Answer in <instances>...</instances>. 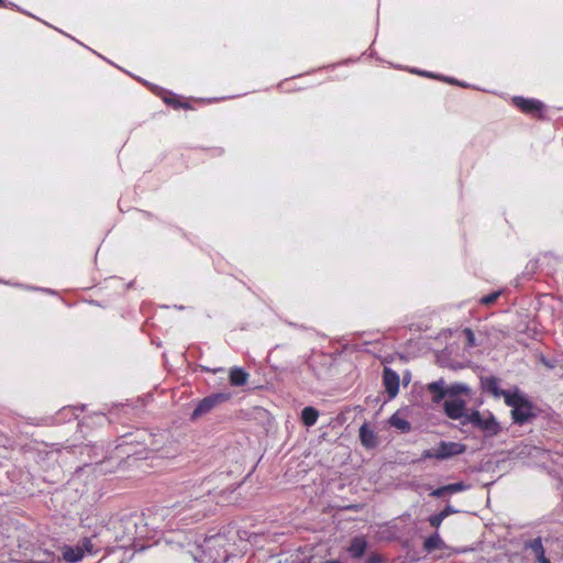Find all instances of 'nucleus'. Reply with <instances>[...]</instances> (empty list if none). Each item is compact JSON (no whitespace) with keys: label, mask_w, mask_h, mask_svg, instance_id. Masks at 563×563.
Masks as SVG:
<instances>
[{"label":"nucleus","mask_w":563,"mask_h":563,"mask_svg":"<svg viewBox=\"0 0 563 563\" xmlns=\"http://www.w3.org/2000/svg\"><path fill=\"white\" fill-rule=\"evenodd\" d=\"M506 404L512 408L511 415L516 422L525 423L532 416L530 402L519 393L503 391Z\"/></svg>","instance_id":"nucleus-1"},{"label":"nucleus","mask_w":563,"mask_h":563,"mask_svg":"<svg viewBox=\"0 0 563 563\" xmlns=\"http://www.w3.org/2000/svg\"><path fill=\"white\" fill-rule=\"evenodd\" d=\"M465 422L472 423L489 437L496 435L500 431L499 423L489 412L473 411L465 416V421L463 423Z\"/></svg>","instance_id":"nucleus-2"},{"label":"nucleus","mask_w":563,"mask_h":563,"mask_svg":"<svg viewBox=\"0 0 563 563\" xmlns=\"http://www.w3.org/2000/svg\"><path fill=\"white\" fill-rule=\"evenodd\" d=\"M466 446L459 442H440L435 448L423 453L424 457L445 460L464 453Z\"/></svg>","instance_id":"nucleus-3"},{"label":"nucleus","mask_w":563,"mask_h":563,"mask_svg":"<svg viewBox=\"0 0 563 563\" xmlns=\"http://www.w3.org/2000/svg\"><path fill=\"white\" fill-rule=\"evenodd\" d=\"M230 399V394L225 393H219L211 395L209 397H206L202 399L196 407V409L192 412L194 418H198L208 411H210L214 406L218 404L224 402Z\"/></svg>","instance_id":"nucleus-4"},{"label":"nucleus","mask_w":563,"mask_h":563,"mask_svg":"<svg viewBox=\"0 0 563 563\" xmlns=\"http://www.w3.org/2000/svg\"><path fill=\"white\" fill-rule=\"evenodd\" d=\"M428 389L432 394V396H433L432 399L435 402H439L448 394H457V393L467 391V388L464 385H454V386L450 387L448 390H445L443 380L433 382V383L429 384Z\"/></svg>","instance_id":"nucleus-5"},{"label":"nucleus","mask_w":563,"mask_h":563,"mask_svg":"<svg viewBox=\"0 0 563 563\" xmlns=\"http://www.w3.org/2000/svg\"><path fill=\"white\" fill-rule=\"evenodd\" d=\"M444 411L451 419H461L465 416V401L459 398H449L444 401Z\"/></svg>","instance_id":"nucleus-6"},{"label":"nucleus","mask_w":563,"mask_h":563,"mask_svg":"<svg viewBox=\"0 0 563 563\" xmlns=\"http://www.w3.org/2000/svg\"><path fill=\"white\" fill-rule=\"evenodd\" d=\"M212 541L213 539L205 540L203 545H197L196 552H191L192 558L197 563H208L209 561L216 560V558L211 553H207V551L210 552L211 550Z\"/></svg>","instance_id":"nucleus-7"},{"label":"nucleus","mask_w":563,"mask_h":563,"mask_svg":"<svg viewBox=\"0 0 563 563\" xmlns=\"http://www.w3.org/2000/svg\"><path fill=\"white\" fill-rule=\"evenodd\" d=\"M384 384L389 396L394 398L398 394L399 388L398 375L395 372L386 368L384 371Z\"/></svg>","instance_id":"nucleus-8"},{"label":"nucleus","mask_w":563,"mask_h":563,"mask_svg":"<svg viewBox=\"0 0 563 563\" xmlns=\"http://www.w3.org/2000/svg\"><path fill=\"white\" fill-rule=\"evenodd\" d=\"M514 101L516 106L519 107L525 112L534 113L541 111L543 108L542 102L534 99H525L521 97H517L515 98Z\"/></svg>","instance_id":"nucleus-9"},{"label":"nucleus","mask_w":563,"mask_h":563,"mask_svg":"<svg viewBox=\"0 0 563 563\" xmlns=\"http://www.w3.org/2000/svg\"><path fill=\"white\" fill-rule=\"evenodd\" d=\"M367 548V541L364 537H355L347 549L353 558H361Z\"/></svg>","instance_id":"nucleus-10"},{"label":"nucleus","mask_w":563,"mask_h":563,"mask_svg":"<svg viewBox=\"0 0 563 563\" xmlns=\"http://www.w3.org/2000/svg\"><path fill=\"white\" fill-rule=\"evenodd\" d=\"M63 558L68 563H75L84 558V549L79 545L76 547H64Z\"/></svg>","instance_id":"nucleus-11"},{"label":"nucleus","mask_w":563,"mask_h":563,"mask_svg":"<svg viewBox=\"0 0 563 563\" xmlns=\"http://www.w3.org/2000/svg\"><path fill=\"white\" fill-rule=\"evenodd\" d=\"M360 438L363 445L367 448H373L376 445V435L373 430L368 428L367 424H363L360 429Z\"/></svg>","instance_id":"nucleus-12"},{"label":"nucleus","mask_w":563,"mask_h":563,"mask_svg":"<svg viewBox=\"0 0 563 563\" xmlns=\"http://www.w3.org/2000/svg\"><path fill=\"white\" fill-rule=\"evenodd\" d=\"M247 373L242 368L234 367L230 371V383L234 386H243L247 382Z\"/></svg>","instance_id":"nucleus-13"},{"label":"nucleus","mask_w":563,"mask_h":563,"mask_svg":"<svg viewBox=\"0 0 563 563\" xmlns=\"http://www.w3.org/2000/svg\"><path fill=\"white\" fill-rule=\"evenodd\" d=\"M319 413L312 407H306L301 412V419L303 423L308 427L313 426L318 420Z\"/></svg>","instance_id":"nucleus-14"},{"label":"nucleus","mask_w":563,"mask_h":563,"mask_svg":"<svg viewBox=\"0 0 563 563\" xmlns=\"http://www.w3.org/2000/svg\"><path fill=\"white\" fill-rule=\"evenodd\" d=\"M389 422L393 427L401 430V431H409L410 430V424L409 422L400 415V412H396L394 413L390 419H389Z\"/></svg>","instance_id":"nucleus-15"},{"label":"nucleus","mask_w":563,"mask_h":563,"mask_svg":"<svg viewBox=\"0 0 563 563\" xmlns=\"http://www.w3.org/2000/svg\"><path fill=\"white\" fill-rule=\"evenodd\" d=\"M443 544V541L441 540L440 536L438 533L429 537L426 541H424V549L429 552L435 550V549H440Z\"/></svg>","instance_id":"nucleus-16"},{"label":"nucleus","mask_w":563,"mask_h":563,"mask_svg":"<svg viewBox=\"0 0 563 563\" xmlns=\"http://www.w3.org/2000/svg\"><path fill=\"white\" fill-rule=\"evenodd\" d=\"M462 333L465 336L466 344L468 347H473L476 345L475 335L471 329L466 328L463 330Z\"/></svg>","instance_id":"nucleus-17"},{"label":"nucleus","mask_w":563,"mask_h":563,"mask_svg":"<svg viewBox=\"0 0 563 563\" xmlns=\"http://www.w3.org/2000/svg\"><path fill=\"white\" fill-rule=\"evenodd\" d=\"M466 488H467V486L464 485L463 483H454V484H450V485H445L444 486V489H446L448 493H450V494L457 493V492H463Z\"/></svg>","instance_id":"nucleus-18"},{"label":"nucleus","mask_w":563,"mask_h":563,"mask_svg":"<svg viewBox=\"0 0 563 563\" xmlns=\"http://www.w3.org/2000/svg\"><path fill=\"white\" fill-rule=\"evenodd\" d=\"M444 518L441 512L429 518L430 525L434 528H439Z\"/></svg>","instance_id":"nucleus-19"},{"label":"nucleus","mask_w":563,"mask_h":563,"mask_svg":"<svg viewBox=\"0 0 563 563\" xmlns=\"http://www.w3.org/2000/svg\"><path fill=\"white\" fill-rule=\"evenodd\" d=\"M536 550L538 552V561L540 563H550V561L545 558L543 548L540 542L536 545Z\"/></svg>","instance_id":"nucleus-20"},{"label":"nucleus","mask_w":563,"mask_h":563,"mask_svg":"<svg viewBox=\"0 0 563 563\" xmlns=\"http://www.w3.org/2000/svg\"><path fill=\"white\" fill-rule=\"evenodd\" d=\"M498 296H499V292H493V294H490L488 296L483 297L481 299V302L484 303V305H490V303L496 301Z\"/></svg>","instance_id":"nucleus-21"},{"label":"nucleus","mask_w":563,"mask_h":563,"mask_svg":"<svg viewBox=\"0 0 563 563\" xmlns=\"http://www.w3.org/2000/svg\"><path fill=\"white\" fill-rule=\"evenodd\" d=\"M80 547L84 549V553L85 552H89L90 553L92 551V543H91L90 539H85Z\"/></svg>","instance_id":"nucleus-22"},{"label":"nucleus","mask_w":563,"mask_h":563,"mask_svg":"<svg viewBox=\"0 0 563 563\" xmlns=\"http://www.w3.org/2000/svg\"><path fill=\"white\" fill-rule=\"evenodd\" d=\"M455 512H456V510H455L453 507H451V506L445 507V508L441 511V514H442V516H443V518H444V519H445L448 516H450V515H452V514H455Z\"/></svg>","instance_id":"nucleus-23"},{"label":"nucleus","mask_w":563,"mask_h":563,"mask_svg":"<svg viewBox=\"0 0 563 563\" xmlns=\"http://www.w3.org/2000/svg\"><path fill=\"white\" fill-rule=\"evenodd\" d=\"M445 493H448V490H446V489H444V486H442V487H440V488H438V489L433 490V492L431 493V495H432V496H434V497H441V496H442V495H444Z\"/></svg>","instance_id":"nucleus-24"},{"label":"nucleus","mask_w":563,"mask_h":563,"mask_svg":"<svg viewBox=\"0 0 563 563\" xmlns=\"http://www.w3.org/2000/svg\"><path fill=\"white\" fill-rule=\"evenodd\" d=\"M53 560V555L52 554H46V558L45 559H42L40 560L41 563H48Z\"/></svg>","instance_id":"nucleus-25"},{"label":"nucleus","mask_w":563,"mask_h":563,"mask_svg":"<svg viewBox=\"0 0 563 563\" xmlns=\"http://www.w3.org/2000/svg\"><path fill=\"white\" fill-rule=\"evenodd\" d=\"M82 525H84V527L91 528V525H90V523H87V522H86V520H82Z\"/></svg>","instance_id":"nucleus-26"},{"label":"nucleus","mask_w":563,"mask_h":563,"mask_svg":"<svg viewBox=\"0 0 563 563\" xmlns=\"http://www.w3.org/2000/svg\"><path fill=\"white\" fill-rule=\"evenodd\" d=\"M325 563H341V562H340V561L332 560V561H327Z\"/></svg>","instance_id":"nucleus-27"},{"label":"nucleus","mask_w":563,"mask_h":563,"mask_svg":"<svg viewBox=\"0 0 563 563\" xmlns=\"http://www.w3.org/2000/svg\"><path fill=\"white\" fill-rule=\"evenodd\" d=\"M2 2V0H0V3Z\"/></svg>","instance_id":"nucleus-28"}]
</instances>
